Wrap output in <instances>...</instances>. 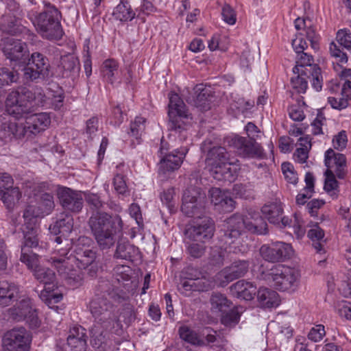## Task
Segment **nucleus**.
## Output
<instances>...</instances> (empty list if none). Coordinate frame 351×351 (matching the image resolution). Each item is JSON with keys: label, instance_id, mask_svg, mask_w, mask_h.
<instances>
[{"label": "nucleus", "instance_id": "1", "mask_svg": "<svg viewBox=\"0 0 351 351\" xmlns=\"http://www.w3.org/2000/svg\"><path fill=\"white\" fill-rule=\"evenodd\" d=\"M107 293L110 298L118 303H123L128 299L125 292L116 288L108 280L99 281L96 293L89 303V309L95 319L108 329L114 326L118 320L115 306L106 298Z\"/></svg>", "mask_w": 351, "mask_h": 351}, {"label": "nucleus", "instance_id": "2", "mask_svg": "<svg viewBox=\"0 0 351 351\" xmlns=\"http://www.w3.org/2000/svg\"><path fill=\"white\" fill-rule=\"evenodd\" d=\"M96 259V252L88 247L77 245L73 252L70 253L66 258H53L52 266L56 268L59 275L72 286L77 287L82 280L81 272L75 269V263L80 269H86L92 265Z\"/></svg>", "mask_w": 351, "mask_h": 351}, {"label": "nucleus", "instance_id": "3", "mask_svg": "<svg viewBox=\"0 0 351 351\" xmlns=\"http://www.w3.org/2000/svg\"><path fill=\"white\" fill-rule=\"evenodd\" d=\"M88 223L101 250H107L114 245L116 231L121 230L123 227V221L119 215L112 217L106 212L93 213Z\"/></svg>", "mask_w": 351, "mask_h": 351}, {"label": "nucleus", "instance_id": "4", "mask_svg": "<svg viewBox=\"0 0 351 351\" xmlns=\"http://www.w3.org/2000/svg\"><path fill=\"white\" fill-rule=\"evenodd\" d=\"M226 230L223 239L227 243L228 239H237L245 230L253 234H265L268 232V226L259 213L249 212L245 217L234 214L226 221Z\"/></svg>", "mask_w": 351, "mask_h": 351}, {"label": "nucleus", "instance_id": "5", "mask_svg": "<svg viewBox=\"0 0 351 351\" xmlns=\"http://www.w3.org/2000/svg\"><path fill=\"white\" fill-rule=\"evenodd\" d=\"M8 116L20 121L19 136L25 138H32L34 136L45 130L51 123L49 114L45 112L29 114L30 111H7Z\"/></svg>", "mask_w": 351, "mask_h": 351}, {"label": "nucleus", "instance_id": "6", "mask_svg": "<svg viewBox=\"0 0 351 351\" xmlns=\"http://www.w3.org/2000/svg\"><path fill=\"white\" fill-rule=\"evenodd\" d=\"M60 12L51 3H45L43 12L37 15L32 23L43 38L58 39L62 35L60 25Z\"/></svg>", "mask_w": 351, "mask_h": 351}, {"label": "nucleus", "instance_id": "7", "mask_svg": "<svg viewBox=\"0 0 351 351\" xmlns=\"http://www.w3.org/2000/svg\"><path fill=\"white\" fill-rule=\"evenodd\" d=\"M206 204V193L200 188L190 186L184 191L181 210L189 217L200 218L204 215Z\"/></svg>", "mask_w": 351, "mask_h": 351}, {"label": "nucleus", "instance_id": "8", "mask_svg": "<svg viewBox=\"0 0 351 351\" xmlns=\"http://www.w3.org/2000/svg\"><path fill=\"white\" fill-rule=\"evenodd\" d=\"M34 276L39 282L45 285V288L39 297L49 307L53 303H58L62 299V294L53 292L57 285L56 274L52 269L39 266L35 269Z\"/></svg>", "mask_w": 351, "mask_h": 351}, {"label": "nucleus", "instance_id": "9", "mask_svg": "<svg viewBox=\"0 0 351 351\" xmlns=\"http://www.w3.org/2000/svg\"><path fill=\"white\" fill-rule=\"evenodd\" d=\"M300 272L291 267L278 265L271 269L268 279L272 280L276 289L287 291L295 289L299 284Z\"/></svg>", "mask_w": 351, "mask_h": 351}, {"label": "nucleus", "instance_id": "10", "mask_svg": "<svg viewBox=\"0 0 351 351\" xmlns=\"http://www.w3.org/2000/svg\"><path fill=\"white\" fill-rule=\"evenodd\" d=\"M211 145V141L206 140L201 146L202 152L206 153V167L209 171L220 168L223 164H236L239 162L230 156L224 147Z\"/></svg>", "mask_w": 351, "mask_h": 351}, {"label": "nucleus", "instance_id": "11", "mask_svg": "<svg viewBox=\"0 0 351 351\" xmlns=\"http://www.w3.org/2000/svg\"><path fill=\"white\" fill-rule=\"evenodd\" d=\"M335 71L342 82L341 94L337 97H329L328 103L336 110H343L348 107V100L351 99V69L335 66Z\"/></svg>", "mask_w": 351, "mask_h": 351}, {"label": "nucleus", "instance_id": "12", "mask_svg": "<svg viewBox=\"0 0 351 351\" xmlns=\"http://www.w3.org/2000/svg\"><path fill=\"white\" fill-rule=\"evenodd\" d=\"M32 336L24 327H15L7 331L3 337L4 351H29Z\"/></svg>", "mask_w": 351, "mask_h": 351}, {"label": "nucleus", "instance_id": "13", "mask_svg": "<svg viewBox=\"0 0 351 351\" xmlns=\"http://www.w3.org/2000/svg\"><path fill=\"white\" fill-rule=\"evenodd\" d=\"M215 223L213 220L206 215L197 218L193 225L187 227L184 231L186 239L191 241L206 243L214 235Z\"/></svg>", "mask_w": 351, "mask_h": 351}, {"label": "nucleus", "instance_id": "14", "mask_svg": "<svg viewBox=\"0 0 351 351\" xmlns=\"http://www.w3.org/2000/svg\"><path fill=\"white\" fill-rule=\"evenodd\" d=\"M229 146L234 147L237 154L247 158H263L264 152L262 147L256 141L255 138L234 136L226 138Z\"/></svg>", "mask_w": 351, "mask_h": 351}, {"label": "nucleus", "instance_id": "15", "mask_svg": "<svg viewBox=\"0 0 351 351\" xmlns=\"http://www.w3.org/2000/svg\"><path fill=\"white\" fill-rule=\"evenodd\" d=\"M10 318L16 322L25 320L32 328H38L40 322L29 298H25L8 310Z\"/></svg>", "mask_w": 351, "mask_h": 351}, {"label": "nucleus", "instance_id": "16", "mask_svg": "<svg viewBox=\"0 0 351 351\" xmlns=\"http://www.w3.org/2000/svg\"><path fill=\"white\" fill-rule=\"evenodd\" d=\"M49 63L48 59L42 53H33L28 63L23 69V77L27 81H34L49 75Z\"/></svg>", "mask_w": 351, "mask_h": 351}, {"label": "nucleus", "instance_id": "17", "mask_svg": "<svg viewBox=\"0 0 351 351\" xmlns=\"http://www.w3.org/2000/svg\"><path fill=\"white\" fill-rule=\"evenodd\" d=\"M54 207L53 195L48 193H42L37 197L36 204H29L26 206L23 215L38 221L39 218L49 215Z\"/></svg>", "mask_w": 351, "mask_h": 351}, {"label": "nucleus", "instance_id": "18", "mask_svg": "<svg viewBox=\"0 0 351 351\" xmlns=\"http://www.w3.org/2000/svg\"><path fill=\"white\" fill-rule=\"evenodd\" d=\"M292 252V247L290 244L279 241L270 245H263L260 249L261 256L265 260L272 263L284 261L290 258Z\"/></svg>", "mask_w": 351, "mask_h": 351}, {"label": "nucleus", "instance_id": "19", "mask_svg": "<svg viewBox=\"0 0 351 351\" xmlns=\"http://www.w3.org/2000/svg\"><path fill=\"white\" fill-rule=\"evenodd\" d=\"M248 261H235L230 267L224 268L216 275V281L219 286L225 287L234 280L243 276L248 271Z\"/></svg>", "mask_w": 351, "mask_h": 351}, {"label": "nucleus", "instance_id": "20", "mask_svg": "<svg viewBox=\"0 0 351 351\" xmlns=\"http://www.w3.org/2000/svg\"><path fill=\"white\" fill-rule=\"evenodd\" d=\"M57 195L61 206L66 210L79 213L83 208L84 201L80 193L67 187H59Z\"/></svg>", "mask_w": 351, "mask_h": 351}, {"label": "nucleus", "instance_id": "21", "mask_svg": "<svg viewBox=\"0 0 351 351\" xmlns=\"http://www.w3.org/2000/svg\"><path fill=\"white\" fill-rule=\"evenodd\" d=\"M24 219L22 226V231L23 234V241L21 248L24 247L25 250L29 248H36L39 243V223L38 221L33 218L26 217L23 215Z\"/></svg>", "mask_w": 351, "mask_h": 351}, {"label": "nucleus", "instance_id": "22", "mask_svg": "<svg viewBox=\"0 0 351 351\" xmlns=\"http://www.w3.org/2000/svg\"><path fill=\"white\" fill-rule=\"evenodd\" d=\"M3 51L10 61L19 62H25L28 52L25 43L13 38L5 40Z\"/></svg>", "mask_w": 351, "mask_h": 351}, {"label": "nucleus", "instance_id": "23", "mask_svg": "<svg viewBox=\"0 0 351 351\" xmlns=\"http://www.w3.org/2000/svg\"><path fill=\"white\" fill-rule=\"evenodd\" d=\"M187 152V148L182 147L180 149L165 154L160 160L159 173L165 174L179 169Z\"/></svg>", "mask_w": 351, "mask_h": 351}, {"label": "nucleus", "instance_id": "24", "mask_svg": "<svg viewBox=\"0 0 351 351\" xmlns=\"http://www.w3.org/2000/svg\"><path fill=\"white\" fill-rule=\"evenodd\" d=\"M324 162L327 169L333 171L338 178L343 179L346 176V158L343 154L329 149L325 152Z\"/></svg>", "mask_w": 351, "mask_h": 351}, {"label": "nucleus", "instance_id": "25", "mask_svg": "<svg viewBox=\"0 0 351 351\" xmlns=\"http://www.w3.org/2000/svg\"><path fill=\"white\" fill-rule=\"evenodd\" d=\"M211 202L217 208L224 213L232 212L234 208V201L228 192L222 191L219 188H212L209 191Z\"/></svg>", "mask_w": 351, "mask_h": 351}, {"label": "nucleus", "instance_id": "26", "mask_svg": "<svg viewBox=\"0 0 351 351\" xmlns=\"http://www.w3.org/2000/svg\"><path fill=\"white\" fill-rule=\"evenodd\" d=\"M212 97L210 89L203 84H197L193 88V95L186 99L188 104L195 108H206Z\"/></svg>", "mask_w": 351, "mask_h": 351}, {"label": "nucleus", "instance_id": "27", "mask_svg": "<svg viewBox=\"0 0 351 351\" xmlns=\"http://www.w3.org/2000/svg\"><path fill=\"white\" fill-rule=\"evenodd\" d=\"M19 295V287L8 281L0 282V306H9L17 299Z\"/></svg>", "mask_w": 351, "mask_h": 351}, {"label": "nucleus", "instance_id": "28", "mask_svg": "<svg viewBox=\"0 0 351 351\" xmlns=\"http://www.w3.org/2000/svg\"><path fill=\"white\" fill-rule=\"evenodd\" d=\"M232 294L238 298L251 300L257 292V287L250 282L239 280L230 287Z\"/></svg>", "mask_w": 351, "mask_h": 351}, {"label": "nucleus", "instance_id": "29", "mask_svg": "<svg viewBox=\"0 0 351 351\" xmlns=\"http://www.w3.org/2000/svg\"><path fill=\"white\" fill-rule=\"evenodd\" d=\"M73 226V217L67 214H62L59 219L50 225L49 230L51 234L55 235L61 234L62 236L65 237L71 232Z\"/></svg>", "mask_w": 351, "mask_h": 351}, {"label": "nucleus", "instance_id": "30", "mask_svg": "<svg viewBox=\"0 0 351 351\" xmlns=\"http://www.w3.org/2000/svg\"><path fill=\"white\" fill-rule=\"evenodd\" d=\"M10 119L8 122L3 123L0 125V141L8 142L11 141L12 138H25V136H19V128L21 125L19 123L13 122L15 121L10 116Z\"/></svg>", "mask_w": 351, "mask_h": 351}, {"label": "nucleus", "instance_id": "31", "mask_svg": "<svg viewBox=\"0 0 351 351\" xmlns=\"http://www.w3.org/2000/svg\"><path fill=\"white\" fill-rule=\"evenodd\" d=\"M257 299L262 307L271 308L279 304L278 294L267 288H260L257 292Z\"/></svg>", "mask_w": 351, "mask_h": 351}, {"label": "nucleus", "instance_id": "32", "mask_svg": "<svg viewBox=\"0 0 351 351\" xmlns=\"http://www.w3.org/2000/svg\"><path fill=\"white\" fill-rule=\"evenodd\" d=\"M112 14L116 19L127 22L135 18L136 12L132 9L128 0H120L119 3L114 8Z\"/></svg>", "mask_w": 351, "mask_h": 351}, {"label": "nucleus", "instance_id": "33", "mask_svg": "<svg viewBox=\"0 0 351 351\" xmlns=\"http://www.w3.org/2000/svg\"><path fill=\"white\" fill-rule=\"evenodd\" d=\"M58 69L62 72V76L68 77L72 73L78 72L80 69L79 60L74 55L66 54L61 57Z\"/></svg>", "mask_w": 351, "mask_h": 351}, {"label": "nucleus", "instance_id": "34", "mask_svg": "<svg viewBox=\"0 0 351 351\" xmlns=\"http://www.w3.org/2000/svg\"><path fill=\"white\" fill-rule=\"evenodd\" d=\"M237 166V163L223 164L220 166V168L215 169L209 172L215 180L231 182L236 177Z\"/></svg>", "mask_w": 351, "mask_h": 351}, {"label": "nucleus", "instance_id": "35", "mask_svg": "<svg viewBox=\"0 0 351 351\" xmlns=\"http://www.w3.org/2000/svg\"><path fill=\"white\" fill-rule=\"evenodd\" d=\"M168 116L171 130L183 129L184 126L189 123L192 119L189 111H168Z\"/></svg>", "mask_w": 351, "mask_h": 351}, {"label": "nucleus", "instance_id": "36", "mask_svg": "<svg viewBox=\"0 0 351 351\" xmlns=\"http://www.w3.org/2000/svg\"><path fill=\"white\" fill-rule=\"evenodd\" d=\"M314 59L313 56L306 53L301 52L296 54V64L293 68V73H299L302 75L305 74V72L308 71V68L314 69V66H318L314 64Z\"/></svg>", "mask_w": 351, "mask_h": 351}, {"label": "nucleus", "instance_id": "37", "mask_svg": "<svg viewBox=\"0 0 351 351\" xmlns=\"http://www.w3.org/2000/svg\"><path fill=\"white\" fill-rule=\"evenodd\" d=\"M138 250L128 242H118L114 253L116 258L133 261V258L138 254Z\"/></svg>", "mask_w": 351, "mask_h": 351}, {"label": "nucleus", "instance_id": "38", "mask_svg": "<svg viewBox=\"0 0 351 351\" xmlns=\"http://www.w3.org/2000/svg\"><path fill=\"white\" fill-rule=\"evenodd\" d=\"M308 237L312 241V246L317 253H324V243H325L324 232L316 223L311 229L308 231Z\"/></svg>", "mask_w": 351, "mask_h": 351}, {"label": "nucleus", "instance_id": "39", "mask_svg": "<svg viewBox=\"0 0 351 351\" xmlns=\"http://www.w3.org/2000/svg\"><path fill=\"white\" fill-rule=\"evenodd\" d=\"M282 208L280 204L271 203L265 204L261 208V213L271 223H280V217L282 215Z\"/></svg>", "mask_w": 351, "mask_h": 351}, {"label": "nucleus", "instance_id": "40", "mask_svg": "<svg viewBox=\"0 0 351 351\" xmlns=\"http://www.w3.org/2000/svg\"><path fill=\"white\" fill-rule=\"evenodd\" d=\"M22 197V193L17 186H12L0 194V198L8 210H12Z\"/></svg>", "mask_w": 351, "mask_h": 351}, {"label": "nucleus", "instance_id": "41", "mask_svg": "<svg viewBox=\"0 0 351 351\" xmlns=\"http://www.w3.org/2000/svg\"><path fill=\"white\" fill-rule=\"evenodd\" d=\"M211 304V310L215 313L227 312L230 307L231 302L227 298L220 293H213L210 298Z\"/></svg>", "mask_w": 351, "mask_h": 351}, {"label": "nucleus", "instance_id": "42", "mask_svg": "<svg viewBox=\"0 0 351 351\" xmlns=\"http://www.w3.org/2000/svg\"><path fill=\"white\" fill-rule=\"evenodd\" d=\"M119 66L118 62L111 58L104 60L102 64L103 75L111 84L117 82Z\"/></svg>", "mask_w": 351, "mask_h": 351}, {"label": "nucleus", "instance_id": "43", "mask_svg": "<svg viewBox=\"0 0 351 351\" xmlns=\"http://www.w3.org/2000/svg\"><path fill=\"white\" fill-rule=\"evenodd\" d=\"M189 271H191L189 274L192 275L195 291H204L211 288L212 282L203 276L200 271L193 268L189 269Z\"/></svg>", "mask_w": 351, "mask_h": 351}, {"label": "nucleus", "instance_id": "44", "mask_svg": "<svg viewBox=\"0 0 351 351\" xmlns=\"http://www.w3.org/2000/svg\"><path fill=\"white\" fill-rule=\"evenodd\" d=\"M55 241L57 243V245L55 248V255L50 258L51 264L52 265V258H66L69 256L70 250L71 248V243L68 239H64V243L62 244L63 239L62 236L56 237Z\"/></svg>", "mask_w": 351, "mask_h": 351}, {"label": "nucleus", "instance_id": "45", "mask_svg": "<svg viewBox=\"0 0 351 351\" xmlns=\"http://www.w3.org/2000/svg\"><path fill=\"white\" fill-rule=\"evenodd\" d=\"M179 335L182 339L191 344L197 346L204 344V341L199 338V335L187 326H181L179 328Z\"/></svg>", "mask_w": 351, "mask_h": 351}, {"label": "nucleus", "instance_id": "46", "mask_svg": "<svg viewBox=\"0 0 351 351\" xmlns=\"http://www.w3.org/2000/svg\"><path fill=\"white\" fill-rule=\"evenodd\" d=\"M307 77L311 83L312 87L317 92L320 91L323 86V77L321 69L319 66H314V69L308 68Z\"/></svg>", "mask_w": 351, "mask_h": 351}, {"label": "nucleus", "instance_id": "47", "mask_svg": "<svg viewBox=\"0 0 351 351\" xmlns=\"http://www.w3.org/2000/svg\"><path fill=\"white\" fill-rule=\"evenodd\" d=\"M20 260L27 265L28 269L33 271L40 266L38 255L35 253L30 252L29 250H25L24 247L21 248Z\"/></svg>", "mask_w": 351, "mask_h": 351}, {"label": "nucleus", "instance_id": "48", "mask_svg": "<svg viewBox=\"0 0 351 351\" xmlns=\"http://www.w3.org/2000/svg\"><path fill=\"white\" fill-rule=\"evenodd\" d=\"M329 51L330 56L335 59L336 63L333 62V68L335 66L339 65L343 67L341 64L348 62V56L346 53L342 51L339 46L335 42L330 43L329 45Z\"/></svg>", "mask_w": 351, "mask_h": 351}, {"label": "nucleus", "instance_id": "49", "mask_svg": "<svg viewBox=\"0 0 351 351\" xmlns=\"http://www.w3.org/2000/svg\"><path fill=\"white\" fill-rule=\"evenodd\" d=\"M85 200L88 204L92 213L95 212H103L105 203L100 199L97 194L86 192L84 193Z\"/></svg>", "mask_w": 351, "mask_h": 351}, {"label": "nucleus", "instance_id": "50", "mask_svg": "<svg viewBox=\"0 0 351 351\" xmlns=\"http://www.w3.org/2000/svg\"><path fill=\"white\" fill-rule=\"evenodd\" d=\"M293 73L297 75L291 78L293 88L299 93H304L308 88V74L306 72L304 75L299 73Z\"/></svg>", "mask_w": 351, "mask_h": 351}, {"label": "nucleus", "instance_id": "51", "mask_svg": "<svg viewBox=\"0 0 351 351\" xmlns=\"http://www.w3.org/2000/svg\"><path fill=\"white\" fill-rule=\"evenodd\" d=\"M146 119L142 117H136L130 125V134L139 143V139L145 129Z\"/></svg>", "mask_w": 351, "mask_h": 351}, {"label": "nucleus", "instance_id": "52", "mask_svg": "<svg viewBox=\"0 0 351 351\" xmlns=\"http://www.w3.org/2000/svg\"><path fill=\"white\" fill-rule=\"evenodd\" d=\"M208 46L210 51H226L228 48L226 38L219 34H215L208 40Z\"/></svg>", "mask_w": 351, "mask_h": 351}, {"label": "nucleus", "instance_id": "53", "mask_svg": "<svg viewBox=\"0 0 351 351\" xmlns=\"http://www.w3.org/2000/svg\"><path fill=\"white\" fill-rule=\"evenodd\" d=\"M205 243L192 241L186 243L187 253L194 258L202 257L206 252Z\"/></svg>", "mask_w": 351, "mask_h": 351}, {"label": "nucleus", "instance_id": "54", "mask_svg": "<svg viewBox=\"0 0 351 351\" xmlns=\"http://www.w3.org/2000/svg\"><path fill=\"white\" fill-rule=\"evenodd\" d=\"M335 173L330 169H326L324 173L326 176L324 182V189L327 192H332L331 195H336L335 191L338 189V182L335 178Z\"/></svg>", "mask_w": 351, "mask_h": 351}, {"label": "nucleus", "instance_id": "55", "mask_svg": "<svg viewBox=\"0 0 351 351\" xmlns=\"http://www.w3.org/2000/svg\"><path fill=\"white\" fill-rule=\"evenodd\" d=\"M19 79L18 73L8 68L0 69V87L16 82Z\"/></svg>", "mask_w": 351, "mask_h": 351}, {"label": "nucleus", "instance_id": "56", "mask_svg": "<svg viewBox=\"0 0 351 351\" xmlns=\"http://www.w3.org/2000/svg\"><path fill=\"white\" fill-rule=\"evenodd\" d=\"M337 43L351 52V32L349 29H339L336 36Z\"/></svg>", "mask_w": 351, "mask_h": 351}, {"label": "nucleus", "instance_id": "57", "mask_svg": "<svg viewBox=\"0 0 351 351\" xmlns=\"http://www.w3.org/2000/svg\"><path fill=\"white\" fill-rule=\"evenodd\" d=\"M241 312L239 308H234L222 315L221 323L227 326H234L239 322Z\"/></svg>", "mask_w": 351, "mask_h": 351}, {"label": "nucleus", "instance_id": "58", "mask_svg": "<svg viewBox=\"0 0 351 351\" xmlns=\"http://www.w3.org/2000/svg\"><path fill=\"white\" fill-rule=\"evenodd\" d=\"M233 191L235 195L241 198L249 199L254 197V191L251 185L237 184L234 185Z\"/></svg>", "mask_w": 351, "mask_h": 351}, {"label": "nucleus", "instance_id": "59", "mask_svg": "<svg viewBox=\"0 0 351 351\" xmlns=\"http://www.w3.org/2000/svg\"><path fill=\"white\" fill-rule=\"evenodd\" d=\"M168 110H183L185 104L179 94L174 91L168 93Z\"/></svg>", "mask_w": 351, "mask_h": 351}, {"label": "nucleus", "instance_id": "60", "mask_svg": "<svg viewBox=\"0 0 351 351\" xmlns=\"http://www.w3.org/2000/svg\"><path fill=\"white\" fill-rule=\"evenodd\" d=\"M113 184L115 191L123 196L129 195V191L124 176L117 173L113 179Z\"/></svg>", "mask_w": 351, "mask_h": 351}, {"label": "nucleus", "instance_id": "61", "mask_svg": "<svg viewBox=\"0 0 351 351\" xmlns=\"http://www.w3.org/2000/svg\"><path fill=\"white\" fill-rule=\"evenodd\" d=\"M67 344L71 348V351H84L86 347V335L78 337L76 339L67 338Z\"/></svg>", "mask_w": 351, "mask_h": 351}, {"label": "nucleus", "instance_id": "62", "mask_svg": "<svg viewBox=\"0 0 351 351\" xmlns=\"http://www.w3.org/2000/svg\"><path fill=\"white\" fill-rule=\"evenodd\" d=\"M91 343L94 348H100L106 341L107 332L95 330L91 332Z\"/></svg>", "mask_w": 351, "mask_h": 351}, {"label": "nucleus", "instance_id": "63", "mask_svg": "<svg viewBox=\"0 0 351 351\" xmlns=\"http://www.w3.org/2000/svg\"><path fill=\"white\" fill-rule=\"evenodd\" d=\"M222 19L225 23L233 25L237 21V14L234 9L228 4H226L222 8Z\"/></svg>", "mask_w": 351, "mask_h": 351}, {"label": "nucleus", "instance_id": "64", "mask_svg": "<svg viewBox=\"0 0 351 351\" xmlns=\"http://www.w3.org/2000/svg\"><path fill=\"white\" fill-rule=\"evenodd\" d=\"M326 335L324 326L322 324L313 327L308 334V338L314 342L321 341Z\"/></svg>", "mask_w": 351, "mask_h": 351}]
</instances>
